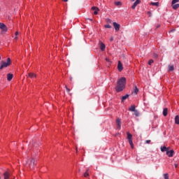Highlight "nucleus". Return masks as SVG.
Masks as SVG:
<instances>
[{
	"instance_id": "obj_1",
	"label": "nucleus",
	"mask_w": 179,
	"mask_h": 179,
	"mask_svg": "<svg viewBox=\"0 0 179 179\" xmlns=\"http://www.w3.org/2000/svg\"><path fill=\"white\" fill-rule=\"evenodd\" d=\"M125 85H127V78H125V77H122L117 82V86L115 87L116 92H117V93L122 92V90L125 89Z\"/></svg>"
},
{
	"instance_id": "obj_2",
	"label": "nucleus",
	"mask_w": 179,
	"mask_h": 179,
	"mask_svg": "<svg viewBox=\"0 0 179 179\" xmlns=\"http://www.w3.org/2000/svg\"><path fill=\"white\" fill-rule=\"evenodd\" d=\"M10 65V58L7 59V62H1L0 71H2L3 68H8Z\"/></svg>"
},
{
	"instance_id": "obj_3",
	"label": "nucleus",
	"mask_w": 179,
	"mask_h": 179,
	"mask_svg": "<svg viewBox=\"0 0 179 179\" xmlns=\"http://www.w3.org/2000/svg\"><path fill=\"white\" fill-rule=\"evenodd\" d=\"M113 24L115 31H120L121 25H120V24H118L117 22H113Z\"/></svg>"
},
{
	"instance_id": "obj_4",
	"label": "nucleus",
	"mask_w": 179,
	"mask_h": 179,
	"mask_svg": "<svg viewBox=\"0 0 179 179\" xmlns=\"http://www.w3.org/2000/svg\"><path fill=\"white\" fill-rule=\"evenodd\" d=\"M0 29L2 30V31H8V28L6 27V25L5 24L0 22Z\"/></svg>"
},
{
	"instance_id": "obj_5",
	"label": "nucleus",
	"mask_w": 179,
	"mask_h": 179,
	"mask_svg": "<svg viewBox=\"0 0 179 179\" xmlns=\"http://www.w3.org/2000/svg\"><path fill=\"white\" fill-rule=\"evenodd\" d=\"M166 155L167 156H169V157H173V156H174V150H171L166 151Z\"/></svg>"
},
{
	"instance_id": "obj_6",
	"label": "nucleus",
	"mask_w": 179,
	"mask_h": 179,
	"mask_svg": "<svg viewBox=\"0 0 179 179\" xmlns=\"http://www.w3.org/2000/svg\"><path fill=\"white\" fill-rule=\"evenodd\" d=\"M3 179H9L10 177V173L9 171H6L3 174Z\"/></svg>"
},
{
	"instance_id": "obj_7",
	"label": "nucleus",
	"mask_w": 179,
	"mask_h": 179,
	"mask_svg": "<svg viewBox=\"0 0 179 179\" xmlns=\"http://www.w3.org/2000/svg\"><path fill=\"white\" fill-rule=\"evenodd\" d=\"M139 3H141V0H136L134 3V4L131 6V8L135 9L136 8V6H138V5H139Z\"/></svg>"
},
{
	"instance_id": "obj_8",
	"label": "nucleus",
	"mask_w": 179,
	"mask_h": 179,
	"mask_svg": "<svg viewBox=\"0 0 179 179\" xmlns=\"http://www.w3.org/2000/svg\"><path fill=\"white\" fill-rule=\"evenodd\" d=\"M117 69L119 72H121L122 69H124V67L122 66V63H121V61L118 62Z\"/></svg>"
},
{
	"instance_id": "obj_9",
	"label": "nucleus",
	"mask_w": 179,
	"mask_h": 179,
	"mask_svg": "<svg viewBox=\"0 0 179 179\" xmlns=\"http://www.w3.org/2000/svg\"><path fill=\"white\" fill-rule=\"evenodd\" d=\"M116 124H117V129H121V120L120 118H117Z\"/></svg>"
},
{
	"instance_id": "obj_10",
	"label": "nucleus",
	"mask_w": 179,
	"mask_h": 179,
	"mask_svg": "<svg viewBox=\"0 0 179 179\" xmlns=\"http://www.w3.org/2000/svg\"><path fill=\"white\" fill-rule=\"evenodd\" d=\"M35 165H36V161L34 160V159H31V162L29 164V168L33 169Z\"/></svg>"
},
{
	"instance_id": "obj_11",
	"label": "nucleus",
	"mask_w": 179,
	"mask_h": 179,
	"mask_svg": "<svg viewBox=\"0 0 179 179\" xmlns=\"http://www.w3.org/2000/svg\"><path fill=\"white\" fill-rule=\"evenodd\" d=\"M92 10H95L94 12V15H97L99 13V10H100V9H99V8H97L96 6H93V7H92Z\"/></svg>"
},
{
	"instance_id": "obj_12",
	"label": "nucleus",
	"mask_w": 179,
	"mask_h": 179,
	"mask_svg": "<svg viewBox=\"0 0 179 179\" xmlns=\"http://www.w3.org/2000/svg\"><path fill=\"white\" fill-rule=\"evenodd\" d=\"M160 149H161V152H167V151L169 150L170 148H166V145H164V146H162L160 148Z\"/></svg>"
},
{
	"instance_id": "obj_13",
	"label": "nucleus",
	"mask_w": 179,
	"mask_h": 179,
	"mask_svg": "<svg viewBox=\"0 0 179 179\" xmlns=\"http://www.w3.org/2000/svg\"><path fill=\"white\" fill-rule=\"evenodd\" d=\"M13 78V74L8 73L7 75V80H8V82H10Z\"/></svg>"
},
{
	"instance_id": "obj_14",
	"label": "nucleus",
	"mask_w": 179,
	"mask_h": 179,
	"mask_svg": "<svg viewBox=\"0 0 179 179\" xmlns=\"http://www.w3.org/2000/svg\"><path fill=\"white\" fill-rule=\"evenodd\" d=\"M99 44H100V48L101 51H104V50H106V45H104L103 42H100Z\"/></svg>"
},
{
	"instance_id": "obj_15",
	"label": "nucleus",
	"mask_w": 179,
	"mask_h": 179,
	"mask_svg": "<svg viewBox=\"0 0 179 179\" xmlns=\"http://www.w3.org/2000/svg\"><path fill=\"white\" fill-rule=\"evenodd\" d=\"M168 111H169V110L167 109V108H164V110H163L164 117H167Z\"/></svg>"
},
{
	"instance_id": "obj_16",
	"label": "nucleus",
	"mask_w": 179,
	"mask_h": 179,
	"mask_svg": "<svg viewBox=\"0 0 179 179\" xmlns=\"http://www.w3.org/2000/svg\"><path fill=\"white\" fill-rule=\"evenodd\" d=\"M138 92H139V89H138V87H136V85H134L133 92H134L135 94H138Z\"/></svg>"
},
{
	"instance_id": "obj_17",
	"label": "nucleus",
	"mask_w": 179,
	"mask_h": 179,
	"mask_svg": "<svg viewBox=\"0 0 179 179\" xmlns=\"http://www.w3.org/2000/svg\"><path fill=\"white\" fill-rule=\"evenodd\" d=\"M175 124H176L177 125H179V116L176 115L175 117Z\"/></svg>"
},
{
	"instance_id": "obj_18",
	"label": "nucleus",
	"mask_w": 179,
	"mask_h": 179,
	"mask_svg": "<svg viewBox=\"0 0 179 179\" xmlns=\"http://www.w3.org/2000/svg\"><path fill=\"white\" fill-rule=\"evenodd\" d=\"M136 108H135V105L131 106L129 108V111H131V112H134L136 110Z\"/></svg>"
},
{
	"instance_id": "obj_19",
	"label": "nucleus",
	"mask_w": 179,
	"mask_h": 179,
	"mask_svg": "<svg viewBox=\"0 0 179 179\" xmlns=\"http://www.w3.org/2000/svg\"><path fill=\"white\" fill-rule=\"evenodd\" d=\"M128 97H129V94H127L126 95L123 96L122 97V101H124V100H127V99H128Z\"/></svg>"
},
{
	"instance_id": "obj_20",
	"label": "nucleus",
	"mask_w": 179,
	"mask_h": 179,
	"mask_svg": "<svg viewBox=\"0 0 179 179\" xmlns=\"http://www.w3.org/2000/svg\"><path fill=\"white\" fill-rule=\"evenodd\" d=\"M172 8L173 9H178L179 8V3H176V4H172Z\"/></svg>"
},
{
	"instance_id": "obj_21",
	"label": "nucleus",
	"mask_w": 179,
	"mask_h": 179,
	"mask_svg": "<svg viewBox=\"0 0 179 179\" xmlns=\"http://www.w3.org/2000/svg\"><path fill=\"white\" fill-rule=\"evenodd\" d=\"M28 75L29 77L31 78V79H33V78H36V74H34V73H29Z\"/></svg>"
},
{
	"instance_id": "obj_22",
	"label": "nucleus",
	"mask_w": 179,
	"mask_h": 179,
	"mask_svg": "<svg viewBox=\"0 0 179 179\" xmlns=\"http://www.w3.org/2000/svg\"><path fill=\"white\" fill-rule=\"evenodd\" d=\"M168 69L169 72L174 71V66H169Z\"/></svg>"
},
{
	"instance_id": "obj_23",
	"label": "nucleus",
	"mask_w": 179,
	"mask_h": 179,
	"mask_svg": "<svg viewBox=\"0 0 179 179\" xmlns=\"http://www.w3.org/2000/svg\"><path fill=\"white\" fill-rule=\"evenodd\" d=\"M129 143L131 145V149H134V143L132 142V139L128 140Z\"/></svg>"
},
{
	"instance_id": "obj_24",
	"label": "nucleus",
	"mask_w": 179,
	"mask_h": 179,
	"mask_svg": "<svg viewBox=\"0 0 179 179\" xmlns=\"http://www.w3.org/2000/svg\"><path fill=\"white\" fill-rule=\"evenodd\" d=\"M150 5H152V6H159V2H151Z\"/></svg>"
},
{
	"instance_id": "obj_25",
	"label": "nucleus",
	"mask_w": 179,
	"mask_h": 179,
	"mask_svg": "<svg viewBox=\"0 0 179 179\" xmlns=\"http://www.w3.org/2000/svg\"><path fill=\"white\" fill-rule=\"evenodd\" d=\"M127 139H132V134H131L129 132H127Z\"/></svg>"
},
{
	"instance_id": "obj_26",
	"label": "nucleus",
	"mask_w": 179,
	"mask_h": 179,
	"mask_svg": "<svg viewBox=\"0 0 179 179\" xmlns=\"http://www.w3.org/2000/svg\"><path fill=\"white\" fill-rule=\"evenodd\" d=\"M133 113H134L136 117H139V111H138V110H134Z\"/></svg>"
},
{
	"instance_id": "obj_27",
	"label": "nucleus",
	"mask_w": 179,
	"mask_h": 179,
	"mask_svg": "<svg viewBox=\"0 0 179 179\" xmlns=\"http://www.w3.org/2000/svg\"><path fill=\"white\" fill-rule=\"evenodd\" d=\"M115 5H116V6H120L122 5V3L120 1H115Z\"/></svg>"
},
{
	"instance_id": "obj_28",
	"label": "nucleus",
	"mask_w": 179,
	"mask_h": 179,
	"mask_svg": "<svg viewBox=\"0 0 179 179\" xmlns=\"http://www.w3.org/2000/svg\"><path fill=\"white\" fill-rule=\"evenodd\" d=\"M177 2H179V0H173L171 2V4L174 5V4L177 3Z\"/></svg>"
},
{
	"instance_id": "obj_29",
	"label": "nucleus",
	"mask_w": 179,
	"mask_h": 179,
	"mask_svg": "<svg viewBox=\"0 0 179 179\" xmlns=\"http://www.w3.org/2000/svg\"><path fill=\"white\" fill-rule=\"evenodd\" d=\"M164 179H169V173H164Z\"/></svg>"
},
{
	"instance_id": "obj_30",
	"label": "nucleus",
	"mask_w": 179,
	"mask_h": 179,
	"mask_svg": "<svg viewBox=\"0 0 179 179\" xmlns=\"http://www.w3.org/2000/svg\"><path fill=\"white\" fill-rule=\"evenodd\" d=\"M104 27H105L106 29H111V25H110V24H106V25L104 26Z\"/></svg>"
},
{
	"instance_id": "obj_31",
	"label": "nucleus",
	"mask_w": 179,
	"mask_h": 179,
	"mask_svg": "<svg viewBox=\"0 0 179 179\" xmlns=\"http://www.w3.org/2000/svg\"><path fill=\"white\" fill-rule=\"evenodd\" d=\"M153 64V59H150L148 62V65H152Z\"/></svg>"
},
{
	"instance_id": "obj_32",
	"label": "nucleus",
	"mask_w": 179,
	"mask_h": 179,
	"mask_svg": "<svg viewBox=\"0 0 179 179\" xmlns=\"http://www.w3.org/2000/svg\"><path fill=\"white\" fill-rule=\"evenodd\" d=\"M84 177H85V178L89 177V172H85V173H84Z\"/></svg>"
},
{
	"instance_id": "obj_33",
	"label": "nucleus",
	"mask_w": 179,
	"mask_h": 179,
	"mask_svg": "<svg viewBox=\"0 0 179 179\" xmlns=\"http://www.w3.org/2000/svg\"><path fill=\"white\" fill-rule=\"evenodd\" d=\"M106 23H113V21L110 19H106Z\"/></svg>"
},
{
	"instance_id": "obj_34",
	"label": "nucleus",
	"mask_w": 179,
	"mask_h": 179,
	"mask_svg": "<svg viewBox=\"0 0 179 179\" xmlns=\"http://www.w3.org/2000/svg\"><path fill=\"white\" fill-rule=\"evenodd\" d=\"M66 92L68 93H69V92H71V90L69 88H68V87L66 85Z\"/></svg>"
},
{
	"instance_id": "obj_35",
	"label": "nucleus",
	"mask_w": 179,
	"mask_h": 179,
	"mask_svg": "<svg viewBox=\"0 0 179 179\" xmlns=\"http://www.w3.org/2000/svg\"><path fill=\"white\" fill-rule=\"evenodd\" d=\"M106 61L107 62H108L109 64H110V62H111L110 61V59H108V58H106Z\"/></svg>"
},
{
	"instance_id": "obj_36",
	"label": "nucleus",
	"mask_w": 179,
	"mask_h": 179,
	"mask_svg": "<svg viewBox=\"0 0 179 179\" xmlns=\"http://www.w3.org/2000/svg\"><path fill=\"white\" fill-rule=\"evenodd\" d=\"M150 142H151L150 140H147V141H145V143H148V144L150 143Z\"/></svg>"
},
{
	"instance_id": "obj_37",
	"label": "nucleus",
	"mask_w": 179,
	"mask_h": 179,
	"mask_svg": "<svg viewBox=\"0 0 179 179\" xmlns=\"http://www.w3.org/2000/svg\"><path fill=\"white\" fill-rule=\"evenodd\" d=\"M114 41V37H111L110 38V41Z\"/></svg>"
},
{
	"instance_id": "obj_38",
	"label": "nucleus",
	"mask_w": 179,
	"mask_h": 179,
	"mask_svg": "<svg viewBox=\"0 0 179 179\" xmlns=\"http://www.w3.org/2000/svg\"><path fill=\"white\" fill-rule=\"evenodd\" d=\"M15 34L16 36H17L18 34H19V31H16V32L15 33Z\"/></svg>"
},
{
	"instance_id": "obj_39",
	"label": "nucleus",
	"mask_w": 179,
	"mask_h": 179,
	"mask_svg": "<svg viewBox=\"0 0 179 179\" xmlns=\"http://www.w3.org/2000/svg\"><path fill=\"white\" fill-rule=\"evenodd\" d=\"M173 31H176V29H171V30L169 31V33H171V32H173Z\"/></svg>"
},
{
	"instance_id": "obj_40",
	"label": "nucleus",
	"mask_w": 179,
	"mask_h": 179,
	"mask_svg": "<svg viewBox=\"0 0 179 179\" xmlns=\"http://www.w3.org/2000/svg\"><path fill=\"white\" fill-rule=\"evenodd\" d=\"M87 20H90L91 22H93V20H92L90 18H87Z\"/></svg>"
},
{
	"instance_id": "obj_41",
	"label": "nucleus",
	"mask_w": 179,
	"mask_h": 179,
	"mask_svg": "<svg viewBox=\"0 0 179 179\" xmlns=\"http://www.w3.org/2000/svg\"><path fill=\"white\" fill-rule=\"evenodd\" d=\"M160 27V24L157 25L156 29H159Z\"/></svg>"
},
{
	"instance_id": "obj_42",
	"label": "nucleus",
	"mask_w": 179,
	"mask_h": 179,
	"mask_svg": "<svg viewBox=\"0 0 179 179\" xmlns=\"http://www.w3.org/2000/svg\"><path fill=\"white\" fill-rule=\"evenodd\" d=\"M175 167H176V169H177V167H178V164H175Z\"/></svg>"
},
{
	"instance_id": "obj_43",
	"label": "nucleus",
	"mask_w": 179,
	"mask_h": 179,
	"mask_svg": "<svg viewBox=\"0 0 179 179\" xmlns=\"http://www.w3.org/2000/svg\"><path fill=\"white\" fill-rule=\"evenodd\" d=\"M85 173H89V169H87Z\"/></svg>"
},
{
	"instance_id": "obj_44",
	"label": "nucleus",
	"mask_w": 179,
	"mask_h": 179,
	"mask_svg": "<svg viewBox=\"0 0 179 179\" xmlns=\"http://www.w3.org/2000/svg\"><path fill=\"white\" fill-rule=\"evenodd\" d=\"M64 2H68V0H63Z\"/></svg>"
},
{
	"instance_id": "obj_45",
	"label": "nucleus",
	"mask_w": 179,
	"mask_h": 179,
	"mask_svg": "<svg viewBox=\"0 0 179 179\" xmlns=\"http://www.w3.org/2000/svg\"><path fill=\"white\" fill-rule=\"evenodd\" d=\"M15 40H17V36H15Z\"/></svg>"
},
{
	"instance_id": "obj_46",
	"label": "nucleus",
	"mask_w": 179,
	"mask_h": 179,
	"mask_svg": "<svg viewBox=\"0 0 179 179\" xmlns=\"http://www.w3.org/2000/svg\"><path fill=\"white\" fill-rule=\"evenodd\" d=\"M132 2L135 1V0H131Z\"/></svg>"
},
{
	"instance_id": "obj_47",
	"label": "nucleus",
	"mask_w": 179,
	"mask_h": 179,
	"mask_svg": "<svg viewBox=\"0 0 179 179\" xmlns=\"http://www.w3.org/2000/svg\"><path fill=\"white\" fill-rule=\"evenodd\" d=\"M0 60H1V56H0Z\"/></svg>"
},
{
	"instance_id": "obj_48",
	"label": "nucleus",
	"mask_w": 179,
	"mask_h": 179,
	"mask_svg": "<svg viewBox=\"0 0 179 179\" xmlns=\"http://www.w3.org/2000/svg\"><path fill=\"white\" fill-rule=\"evenodd\" d=\"M0 179H1V176H0Z\"/></svg>"
}]
</instances>
